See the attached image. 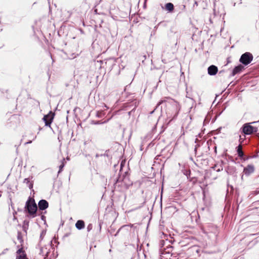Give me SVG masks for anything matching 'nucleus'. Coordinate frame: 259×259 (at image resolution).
Masks as SVG:
<instances>
[{"mask_svg": "<svg viewBox=\"0 0 259 259\" xmlns=\"http://www.w3.org/2000/svg\"><path fill=\"white\" fill-rule=\"evenodd\" d=\"M63 166H64V165H63V164H62V165H61L60 166V168H62Z\"/></svg>", "mask_w": 259, "mask_h": 259, "instance_id": "obj_13", "label": "nucleus"}, {"mask_svg": "<svg viewBox=\"0 0 259 259\" xmlns=\"http://www.w3.org/2000/svg\"><path fill=\"white\" fill-rule=\"evenodd\" d=\"M17 259H26L25 254L21 249H19L17 252Z\"/></svg>", "mask_w": 259, "mask_h": 259, "instance_id": "obj_8", "label": "nucleus"}, {"mask_svg": "<svg viewBox=\"0 0 259 259\" xmlns=\"http://www.w3.org/2000/svg\"><path fill=\"white\" fill-rule=\"evenodd\" d=\"M241 69V66H237V67H236L233 71V75H235L236 74V73H237L238 72H239Z\"/></svg>", "mask_w": 259, "mask_h": 259, "instance_id": "obj_12", "label": "nucleus"}, {"mask_svg": "<svg viewBox=\"0 0 259 259\" xmlns=\"http://www.w3.org/2000/svg\"><path fill=\"white\" fill-rule=\"evenodd\" d=\"M54 114L51 112L50 113L44 116V120L45 121L46 125H49L51 123L54 118Z\"/></svg>", "mask_w": 259, "mask_h": 259, "instance_id": "obj_4", "label": "nucleus"}, {"mask_svg": "<svg viewBox=\"0 0 259 259\" xmlns=\"http://www.w3.org/2000/svg\"><path fill=\"white\" fill-rule=\"evenodd\" d=\"M27 208L30 214H33L35 213L37 210V205L34 200L29 199L27 202Z\"/></svg>", "mask_w": 259, "mask_h": 259, "instance_id": "obj_1", "label": "nucleus"}, {"mask_svg": "<svg viewBox=\"0 0 259 259\" xmlns=\"http://www.w3.org/2000/svg\"><path fill=\"white\" fill-rule=\"evenodd\" d=\"M252 59V55L249 53H246L241 56L240 61L243 64L247 65L251 61Z\"/></svg>", "mask_w": 259, "mask_h": 259, "instance_id": "obj_2", "label": "nucleus"}, {"mask_svg": "<svg viewBox=\"0 0 259 259\" xmlns=\"http://www.w3.org/2000/svg\"><path fill=\"white\" fill-rule=\"evenodd\" d=\"M166 9L169 11H171L174 9V6L171 3H167L165 5Z\"/></svg>", "mask_w": 259, "mask_h": 259, "instance_id": "obj_10", "label": "nucleus"}, {"mask_svg": "<svg viewBox=\"0 0 259 259\" xmlns=\"http://www.w3.org/2000/svg\"><path fill=\"white\" fill-rule=\"evenodd\" d=\"M75 226L78 229L80 230L84 227V222L82 221L79 220L76 222Z\"/></svg>", "mask_w": 259, "mask_h": 259, "instance_id": "obj_9", "label": "nucleus"}, {"mask_svg": "<svg viewBox=\"0 0 259 259\" xmlns=\"http://www.w3.org/2000/svg\"><path fill=\"white\" fill-rule=\"evenodd\" d=\"M257 132V128L249 124H246L243 127V132L246 135H250Z\"/></svg>", "mask_w": 259, "mask_h": 259, "instance_id": "obj_3", "label": "nucleus"}, {"mask_svg": "<svg viewBox=\"0 0 259 259\" xmlns=\"http://www.w3.org/2000/svg\"><path fill=\"white\" fill-rule=\"evenodd\" d=\"M218 72V68L214 65H211L208 68V73L210 75H215Z\"/></svg>", "mask_w": 259, "mask_h": 259, "instance_id": "obj_6", "label": "nucleus"}, {"mask_svg": "<svg viewBox=\"0 0 259 259\" xmlns=\"http://www.w3.org/2000/svg\"><path fill=\"white\" fill-rule=\"evenodd\" d=\"M254 171V167L253 165H249L244 169V172L246 175H249Z\"/></svg>", "mask_w": 259, "mask_h": 259, "instance_id": "obj_7", "label": "nucleus"}, {"mask_svg": "<svg viewBox=\"0 0 259 259\" xmlns=\"http://www.w3.org/2000/svg\"><path fill=\"white\" fill-rule=\"evenodd\" d=\"M49 204L46 200H41L38 203L39 208L41 210H44L48 207Z\"/></svg>", "mask_w": 259, "mask_h": 259, "instance_id": "obj_5", "label": "nucleus"}, {"mask_svg": "<svg viewBox=\"0 0 259 259\" xmlns=\"http://www.w3.org/2000/svg\"><path fill=\"white\" fill-rule=\"evenodd\" d=\"M237 152H238V155H239L240 157H242V156H243V151H242V147H241V146L239 145V146L238 147Z\"/></svg>", "mask_w": 259, "mask_h": 259, "instance_id": "obj_11", "label": "nucleus"}]
</instances>
